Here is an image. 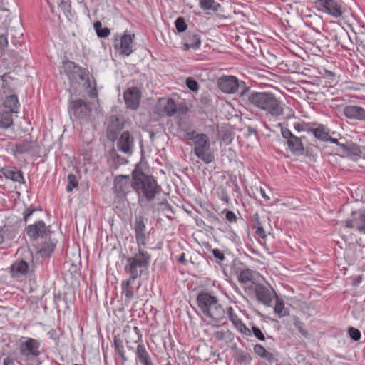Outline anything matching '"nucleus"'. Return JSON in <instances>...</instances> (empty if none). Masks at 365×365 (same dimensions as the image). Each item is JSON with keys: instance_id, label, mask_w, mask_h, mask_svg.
<instances>
[{"instance_id": "1", "label": "nucleus", "mask_w": 365, "mask_h": 365, "mask_svg": "<svg viewBox=\"0 0 365 365\" xmlns=\"http://www.w3.org/2000/svg\"><path fill=\"white\" fill-rule=\"evenodd\" d=\"M132 188L138 195V200L146 199L150 202L162 191L161 187L155 179L145 174L140 169L136 168L132 173Z\"/></svg>"}, {"instance_id": "2", "label": "nucleus", "mask_w": 365, "mask_h": 365, "mask_svg": "<svg viewBox=\"0 0 365 365\" xmlns=\"http://www.w3.org/2000/svg\"><path fill=\"white\" fill-rule=\"evenodd\" d=\"M248 102L276 118L284 113L282 102L271 93L252 92L248 96Z\"/></svg>"}, {"instance_id": "3", "label": "nucleus", "mask_w": 365, "mask_h": 365, "mask_svg": "<svg viewBox=\"0 0 365 365\" xmlns=\"http://www.w3.org/2000/svg\"><path fill=\"white\" fill-rule=\"evenodd\" d=\"M197 305L210 323L217 325L225 316V310L218 299L208 292H200L197 297Z\"/></svg>"}, {"instance_id": "4", "label": "nucleus", "mask_w": 365, "mask_h": 365, "mask_svg": "<svg viewBox=\"0 0 365 365\" xmlns=\"http://www.w3.org/2000/svg\"><path fill=\"white\" fill-rule=\"evenodd\" d=\"M151 260V255L138 247V252L126 259L125 272L132 278H140L146 274Z\"/></svg>"}, {"instance_id": "5", "label": "nucleus", "mask_w": 365, "mask_h": 365, "mask_svg": "<svg viewBox=\"0 0 365 365\" xmlns=\"http://www.w3.org/2000/svg\"><path fill=\"white\" fill-rule=\"evenodd\" d=\"M186 138L192 142L194 153L198 158L205 164L214 161L215 155L211 150L210 138L206 134L192 131L187 133Z\"/></svg>"}, {"instance_id": "6", "label": "nucleus", "mask_w": 365, "mask_h": 365, "mask_svg": "<svg viewBox=\"0 0 365 365\" xmlns=\"http://www.w3.org/2000/svg\"><path fill=\"white\" fill-rule=\"evenodd\" d=\"M19 351L20 355L29 361L41 354V342L31 337H22L19 341Z\"/></svg>"}, {"instance_id": "7", "label": "nucleus", "mask_w": 365, "mask_h": 365, "mask_svg": "<svg viewBox=\"0 0 365 365\" xmlns=\"http://www.w3.org/2000/svg\"><path fill=\"white\" fill-rule=\"evenodd\" d=\"M69 112L76 118L88 121L93 110V103L82 99L71 100L69 102Z\"/></svg>"}, {"instance_id": "8", "label": "nucleus", "mask_w": 365, "mask_h": 365, "mask_svg": "<svg viewBox=\"0 0 365 365\" xmlns=\"http://www.w3.org/2000/svg\"><path fill=\"white\" fill-rule=\"evenodd\" d=\"M63 68L69 79H76L74 74L78 73V78L81 80L84 87L88 88L91 86L89 81V72L86 69L79 67L72 61L65 62Z\"/></svg>"}, {"instance_id": "9", "label": "nucleus", "mask_w": 365, "mask_h": 365, "mask_svg": "<svg viewBox=\"0 0 365 365\" xmlns=\"http://www.w3.org/2000/svg\"><path fill=\"white\" fill-rule=\"evenodd\" d=\"M314 4L319 11L335 18L341 17L344 13L341 4L336 0H315Z\"/></svg>"}, {"instance_id": "10", "label": "nucleus", "mask_w": 365, "mask_h": 365, "mask_svg": "<svg viewBox=\"0 0 365 365\" xmlns=\"http://www.w3.org/2000/svg\"><path fill=\"white\" fill-rule=\"evenodd\" d=\"M281 133L286 140V143L289 150L295 155H301L304 153V148L301 138L295 136L287 128H282Z\"/></svg>"}, {"instance_id": "11", "label": "nucleus", "mask_w": 365, "mask_h": 365, "mask_svg": "<svg viewBox=\"0 0 365 365\" xmlns=\"http://www.w3.org/2000/svg\"><path fill=\"white\" fill-rule=\"evenodd\" d=\"M29 272V262L24 259H17L10 267V274L11 277L19 280L26 278Z\"/></svg>"}, {"instance_id": "12", "label": "nucleus", "mask_w": 365, "mask_h": 365, "mask_svg": "<svg viewBox=\"0 0 365 365\" xmlns=\"http://www.w3.org/2000/svg\"><path fill=\"white\" fill-rule=\"evenodd\" d=\"M217 86L223 93H233L239 88V81L233 76H223L218 79Z\"/></svg>"}, {"instance_id": "13", "label": "nucleus", "mask_w": 365, "mask_h": 365, "mask_svg": "<svg viewBox=\"0 0 365 365\" xmlns=\"http://www.w3.org/2000/svg\"><path fill=\"white\" fill-rule=\"evenodd\" d=\"M123 128V123L115 115H112L108 120V125L106 128V136L111 140L115 141L117 140L120 130Z\"/></svg>"}, {"instance_id": "14", "label": "nucleus", "mask_w": 365, "mask_h": 365, "mask_svg": "<svg viewBox=\"0 0 365 365\" xmlns=\"http://www.w3.org/2000/svg\"><path fill=\"white\" fill-rule=\"evenodd\" d=\"M49 227H46L43 221L39 220L34 224L28 225L26 228V231L30 238L35 240L38 237L47 236L50 232Z\"/></svg>"}, {"instance_id": "15", "label": "nucleus", "mask_w": 365, "mask_h": 365, "mask_svg": "<svg viewBox=\"0 0 365 365\" xmlns=\"http://www.w3.org/2000/svg\"><path fill=\"white\" fill-rule=\"evenodd\" d=\"M132 181L129 175H118L114 179V190L118 195H125L130 192Z\"/></svg>"}, {"instance_id": "16", "label": "nucleus", "mask_w": 365, "mask_h": 365, "mask_svg": "<svg viewBox=\"0 0 365 365\" xmlns=\"http://www.w3.org/2000/svg\"><path fill=\"white\" fill-rule=\"evenodd\" d=\"M255 294L257 300L266 306H269L272 301L273 295L274 294V289L258 284L255 287Z\"/></svg>"}, {"instance_id": "17", "label": "nucleus", "mask_w": 365, "mask_h": 365, "mask_svg": "<svg viewBox=\"0 0 365 365\" xmlns=\"http://www.w3.org/2000/svg\"><path fill=\"white\" fill-rule=\"evenodd\" d=\"M123 98L128 108L136 110L140 104V92L136 87H132L124 93Z\"/></svg>"}, {"instance_id": "18", "label": "nucleus", "mask_w": 365, "mask_h": 365, "mask_svg": "<svg viewBox=\"0 0 365 365\" xmlns=\"http://www.w3.org/2000/svg\"><path fill=\"white\" fill-rule=\"evenodd\" d=\"M352 215L355 217L351 220H346V227L348 228H353L357 227L359 232L365 233V210L351 212Z\"/></svg>"}, {"instance_id": "19", "label": "nucleus", "mask_w": 365, "mask_h": 365, "mask_svg": "<svg viewBox=\"0 0 365 365\" xmlns=\"http://www.w3.org/2000/svg\"><path fill=\"white\" fill-rule=\"evenodd\" d=\"M134 145V139L128 131H124L117 142V148L124 153H131Z\"/></svg>"}, {"instance_id": "20", "label": "nucleus", "mask_w": 365, "mask_h": 365, "mask_svg": "<svg viewBox=\"0 0 365 365\" xmlns=\"http://www.w3.org/2000/svg\"><path fill=\"white\" fill-rule=\"evenodd\" d=\"M134 37V35L123 34L119 44L115 45V49L118 50L120 54L128 56L133 52L131 43Z\"/></svg>"}, {"instance_id": "21", "label": "nucleus", "mask_w": 365, "mask_h": 365, "mask_svg": "<svg viewBox=\"0 0 365 365\" xmlns=\"http://www.w3.org/2000/svg\"><path fill=\"white\" fill-rule=\"evenodd\" d=\"M344 115L351 120L365 121V110L358 106H346L344 108Z\"/></svg>"}, {"instance_id": "22", "label": "nucleus", "mask_w": 365, "mask_h": 365, "mask_svg": "<svg viewBox=\"0 0 365 365\" xmlns=\"http://www.w3.org/2000/svg\"><path fill=\"white\" fill-rule=\"evenodd\" d=\"M134 228L136 242L138 247L140 245H145L146 241V236L145 233V225L143 217L138 216L135 218Z\"/></svg>"}, {"instance_id": "23", "label": "nucleus", "mask_w": 365, "mask_h": 365, "mask_svg": "<svg viewBox=\"0 0 365 365\" xmlns=\"http://www.w3.org/2000/svg\"><path fill=\"white\" fill-rule=\"evenodd\" d=\"M135 279L129 277L121 283L122 294L125 295L126 302H130L134 297L135 291L139 288V286L136 289L133 286Z\"/></svg>"}, {"instance_id": "24", "label": "nucleus", "mask_w": 365, "mask_h": 365, "mask_svg": "<svg viewBox=\"0 0 365 365\" xmlns=\"http://www.w3.org/2000/svg\"><path fill=\"white\" fill-rule=\"evenodd\" d=\"M200 44V37L197 34L188 32L184 38L183 46L185 51H188L190 48L196 50L199 48Z\"/></svg>"}, {"instance_id": "25", "label": "nucleus", "mask_w": 365, "mask_h": 365, "mask_svg": "<svg viewBox=\"0 0 365 365\" xmlns=\"http://www.w3.org/2000/svg\"><path fill=\"white\" fill-rule=\"evenodd\" d=\"M135 355L136 361L142 365H153L150 354L144 344H140L137 346Z\"/></svg>"}, {"instance_id": "26", "label": "nucleus", "mask_w": 365, "mask_h": 365, "mask_svg": "<svg viewBox=\"0 0 365 365\" xmlns=\"http://www.w3.org/2000/svg\"><path fill=\"white\" fill-rule=\"evenodd\" d=\"M36 142L32 140L31 138H25L22 142L15 144L14 153L23 154L29 153L34 150Z\"/></svg>"}, {"instance_id": "27", "label": "nucleus", "mask_w": 365, "mask_h": 365, "mask_svg": "<svg viewBox=\"0 0 365 365\" xmlns=\"http://www.w3.org/2000/svg\"><path fill=\"white\" fill-rule=\"evenodd\" d=\"M212 337L217 341L228 344L233 340L234 335L229 329H222L215 330Z\"/></svg>"}, {"instance_id": "28", "label": "nucleus", "mask_w": 365, "mask_h": 365, "mask_svg": "<svg viewBox=\"0 0 365 365\" xmlns=\"http://www.w3.org/2000/svg\"><path fill=\"white\" fill-rule=\"evenodd\" d=\"M4 108L12 113H17L19 103L16 95L11 94L7 96L4 102Z\"/></svg>"}, {"instance_id": "29", "label": "nucleus", "mask_w": 365, "mask_h": 365, "mask_svg": "<svg viewBox=\"0 0 365 365\" xmlns=\"http://www.w3.org/2000/svg\"><path fill=\"white\" fill-rule=\"evenodd\" d=\"M254 274L255 272L250 269H243L240 271L237 279L240 283L244 284L246 286L248 284H253L254 283Z\"/></svg>"}, {"instance_id": "30", "label": "nucleus", "mask_w": 365, "mask_h": 365, "mask_svg": "<svg viewBox=\"0 0 365 365\" xmlns=\"http://www.w3.org/2000/svg\"><path fill=\"white\" fill-rule=\"evenodd\" d=\"M16 232L15 230L9 227L4 225V227L0 228V245L10 241L15 237Z\"/></svg>"}, {"instance_id": "31", "label": "nucleus", "mask_w": 365, "mask_h": 365, "mask_svg": "<svg viewBox=\"0 0 365 365\" xmlns=\"http://www.w3.org/2000/svg\"><path fill=\"white\" fill-rule=\"evenodd\" d=\"M308 130L319 140L327 141L328 139L329 130L324 125H320L317 128H310Z\"/></svg>"}, {"instance_id": "32", "label": "nucleus", "mask_w": 365, "mask_h": 365, "mask_svg": "<svg viewBox=\"0 0 365 365\" xmlns=\"http://www.w3.org/2000/svg\"><path fill=\"white\" fill-rule=\"evenodd\" d=\"M13 123L12 113L6 110L0 113V128L8 129L12 126Z\"/></svg>"}, {"instance_id": "33", "label": "nucleus", "mask_w": 365, "mask_h": 365, "mask_svg": "<svg viewBox=\"0 0 365 365\" xmlns=\"http://www.w3.org/2000/svg\"><path fill=\"white\" fill-rule=\"evenodd\" d=\"M2 173L7 179L14 182H24L22 172L20 170L14 171L10 169H4Z\"/></svg>"}, {"instance_id": "34", "label": "nucleus", "mask_w": 365, "mask_h": 365, "mask_svg": "<svg viewBox=\"0 0 365 365\" xmlns=\"http://www.w3.org/2000/svg\"><path fill=\"white\" fill-rule=\"evenodd\" d=\"M199 4L204 11H217L221 7L220 4L215 0H200Z\"/></svg>"}, {"instance_id": "35", "label": "nucleus", "mask_w": 365, "mask_h": 365, "mask_svg": "<svg viewBox=\"0 0 365 365\" xmlns=\"http://www.w3.org/2000/svg\"><path fill=\"white\" fill-rule=\"evenodd\" d=\"M252 221L254 222V228L256 229L255 233L259 237L264 239L266 237L265 231L263 228L262 223L260 221L258 213H255L252 216Z\"/></svg>"}, {"instance_id": "36", "label": "nucleus", "mask_w": 365, "mask_h": 365, "mask_svg": "<svg viewBox=\"0 0 365 365\" xmlns=\"http://www.w3.org/2000/svg\"><path fill=\"white\" fill-rule=\"evenodd\" d=\"M252 356L250 353L242 350L236 351V360L239 364L243 365H250Z\"/></svg>"}, {"instance_id": "37", "label": "nucleus", "mask_w": 365, "mask_h": 365, "mask_svg": "<svg viewBox=\"0 0 365 365\" xmlns=\"http://www.w3.org/2000/svg\"><path fill=\"white\" fill-rule=\"evenodd\" d=\"M163 111L168 116H173L177 112V105L174 100L168 98L163 107Z\"/></svg>"}, {"instance_id": "38", "label": "nucleus", "mask_w": 365, "mask_h": 365, "mask_svg": "<svg viewBox=\"0 0 365 365\" xmlns=\"http://www.w3.org/2000/svg\"><path fill=\"white\" fill-rule=\"evenodd\" d=\"M274 312L279 315V317H285L289 314L288 310L285 309L284 304L281 299L277 300L274 307Z\"/></svg>"}, {"instance_id": "39", "label": "nucleus", "mask_w": 365, "mask_h": 365, "mask_svg": "<svg viewBox=\"0 0 365 365\" xmlns=\"http://www.w3.org/2000/svg\"><path fill=\"white\" fill-rule=\"evenodd\" d=\"M176 30L181 33L184 32L187 29V24L183 17H178L175 21Z\"/></svg>"}, {"instance_id": "40", "label": "nucleus", "mask_w": 365, "mask_h": 365, "mask_svg": "<svg viewBox=\"0 0 365 365\" xmlns=\"http://www.w3.org/2000/svg\"><path fill=\"white\" fill-rule=\"evenodd\" d=\"M55 245L51 243L48 245L44 246L40 249L39 252L43 257H49L53 252Z\"/></svg>"}, {"instance_id": "41", "label": "nucleus", "mask_w": 365, "mask_h": 365, "mask_svg": "<svg viewBox=\"0 0 365 365\" xmlns=\"http://www.w3.org/2000/svg\"><path fill=\"white\" fill-rule=\"evenodd\" d=\"M226 312L230 321L232 323L233 325L240 320L238 316L234 312V309L232 307H227Z\"/></svg>"}, {"instance_id": "42", "label": "nucleus", "mask_w": 365, "mask_h": 365, "mask_svg": "<svg viewBox=\"0 0 365 365\" xmlns=\"http://www.w3.org/2000/svg\"><path fill=\"white\" fill-rule=\"evenodd\" d=\"M68 183L67 185V190L71 192L74 187H76L78 186V180L76 179V177L73 175L70 174L68 177Z\"/></svg>"}, {"instance_id": "43", "label": "nucleus", "mask_w": 365, "mask_h": 365, "mask_svg": "<svg viewBox=\"0 0 365 365\" xmlns=\"http://www.w3.org/2000/svg\"><path fill=\"white\" fill-rule=\"evenodd\" d=\"M186 85L192 91H197L199 89L198 83L192 78H187Z\"/></svg>"}, {"instance_id": "44", "label": "nucleus", "mask_w": 365, "mask_h": 365, "mask_svg": "<svg viewBox=\"0 0 365 365\" xmlns=\"http://www.w3.org/2000/svg\"><path fill=\"white\" fill-rule=\"evenodd\" d=\"M349 334L350 337L354 341H359L361 338V333H360L359 330L356 328H354V327L349 328Z\"/></svg>"}, {"instance_id": "45", "label": "nucleus", "mask_w": 365, "mask_h": 365, "mask_svg": "<svg viewBox=\"0 0 365 365\" xmlns=\"http://www.w3.org/2000/svg\"><path fill=\"white\" fill-rule=\"evenodd\" d=\"M252 333L255 335V336L257 337L259 340H260V341L265 340L264 335L259 328H258L256 326H252Z\"/></svg>"}, {"instance_id": "46", "label": "nucleus", "mask_w": 365, "mask_h": 365, "mask_svg": "<svg viewBox=\"0 0 365 365\" xmlns=\"http://www.w3.org/2000/svg\"><path fill=\"white\" fill-rule=\"evenodd\" d=\"M114 345H115V349L118 351V354L123 359L124 358V350H123V346L122 344V342L120 340L115 339Z\"/></svg>"}, {"instance_id": "47", "label": "nucleus", "mask_w": 365, "mask_h": 365, "mask_svg": "<svg viewBox=\"0 0 365 365\" xmlns=\"http://www.w3.org/2000/svg\"><path fill=\"white\" fill-rule=\"evenodd\" d=\"M267 350L260 344H256L254 346V352L259 356V357H262L265 353Z\"/></svg>"}, {"instance_id": "48", "label": "nucleus", "mask_w": 365, "mask_h": 365, "mask_svg": "<svg viewBox=\"0 0 365 365\" xmlns=\"http://www.w3.org/2000/svg\"><path fill=\"white\" fill-rule=\"evenodd\" d=\"M261 358H263L264 359H265L270 364H273L277 361L274 355L271 352H269L268 351H266L264 354L263 356H262Z\"/></svg>"}, {"instance_id": "49", "label": "nucleus", "mask_w": 365, "mask_h": 365, "mask_svg": "<svg viewBox=\"0 0 365 365\" xmlns=\"http://www.w3.org/2000/svg\"><path fill=\"white\" fill-rule=\"evenodd\" d=\"M294 325L298 329L299 331L302 334V335H303L304 336H307V332L304 329V324L302 322L297 319L294 322Z\"/></svg>"}, {"instance_id": "50", "label": "nucleus", "mask_w": 365, "mask_h": 365, "mask_svg": "<svg viewBox=\"0 0 365 365\" xmlns=\"http://www.w3.org/2000/svg\"><path fill=\"white\" fill-rule=\"evenodd\" d=\"M96 33L99 37L106 38L109 36V34H110V29L105 27L98 30Z\"/></svg>"}, {"instance_id": "51", "label": "nucleus", "mask_w": 365, "mask_h": 365, "mask_svg": "<svg viewBox=\"0 0 365 365\" xmlns=\"http://www.w3.org/2000/svg\"><path fill=\"white\" fill-rule=\"evenodd\" d=\"M212 252L215 257L217 259L220 261H223L225 259L224 254L219 249H213Z\"/></svg>"}, {"instance_id": "52", "label": "nucleus", "mask_w": 365, "mask_h": 365, "mask_svg": "<svg viewBox=\"0 0 365 365\" xmlns=\"http://www.w3.org/2000/svg\"><path fill=\"white\" fill-rule=\"evenodd\" d=\"M226 219L230 222H235L237 221V217L235 214L230 210L226 212Z\"/></svg>"}, {"instance_id": "53", "label": "nucleus", "mask_w": 365, "mask_h": 365, "mask_svg": "<svg viewBox=\"0 0 365 365\" xmlns=\"http://www.w3.org/2000/svg\"><path fill=\"white\" fill-rule=\"evenodd\" d=\"M36 210L34 208H27L24 212V218L25 221H27L29 217L35 212Z\"/></svg>"}, {"instance_id": "54", "label": "nucleus", "mask_w": 365, "mask_h": 365, "mask_svg": "<svg viewBox=\"0 0 365 365\" xmlns=\"http://www.w3.org/2000/svg\"><path fill=\"white\" fill-rule=\"evenodd\" d=\"M8 44L7 37L0 35V49H3Z\"/></svg>"}, {"instance_id": "55", "label": "nucleus", "mask_w": 365, "mask_h": 365, "mask_svg": "<svg viewBox=\"0 0 365 365\" xmlns=\"http://www.w3.org/2000/svg\"><path fill=\"white\" fill-rule=\"evenodd\" d=\"M327 141H330V142H331V143H334V144H336V145H340V146H341V148H342L343 149H345V148H346V146L344 144H343V143H340L339 142L338 139H336V138H333L330 137L329 135L328 136V139L327 140Z\"/></svg>"}, {"instance_id": "56", "label": "nucleus", "mask_w": 365, "mask_h": 365, "mask_svg": "<svg viewBox=\"0 0 365 365\" xmlns=\"http://www.w3.org/2000/svg\"><path fill=\"white\" fill-rule=\"evenodd\" d=\"M4 365H14V359L10 356H6L3 360Z\"/></svg>"}, {"instance_id": "57", "label": "nucleus", "mask_w": 365, "mask_h": 365, "mask_svg": "<svg viewBox=\"0 0 365 365\" xmlns=\"http://www.w3.org/2000/svg\"><path fill=\"white\" fill-rule=\"evenodd\" d=\"M245 324L242 322V320L240 319L239 322H237V323H235L234 324V327H235V329L238 331H241L242 328L245 327Z\"/></svg>"}, {"instance_id": "58", "label": "nucleus", "mask_w": 365, "mask_h": 365, "mask_svg": "<svg viewBox=\"0 0 365 365\" xmlns=\"http://www.w3.org/2000/svg\"><path fill=\"white\" fill-rule=\"evenodd\" d=\"M294 128L297 132H301V131L304 130V125L299 123H294Z\"/></svg>"}, {"instance_id": "59", "label": "nucleus", "mask_w": 365, "mask_h": 365, "mask_svg": "<svg viewBox=\"0 0 365 365\" xmlns=\"http://www.w3.org/2000/svg\"><path fill=\"white\" fill-rule=\"evenodd\" d=\"M240 333L246 335V336H250L251 335V331L249 328L247 327L246 325H245V327L242 328V331H240Z\"/></svg>"}, {"instance_id": "60", "label": "nucleus", "mask_w": 365, "mask_h": 365, "mask_svg": "<svg viewBox=\"0 0 365 365\" xmlns=\"http://www.w3.org/2000/svg\"><path fill=\"white\" fill-rule=\"evenodd\" d=\"M178 262L181 264H185L187 262V260L185 259V253H182L180 256L178 258Z\"/></svg>"}, {"instance_id": "61", "label": "nucleus", "mask_w": 365, "mask_h": 365, "mask_svg": "<svg viewBox=\"0 0 365 365\" xmlns=\"http://www.w3.org/2000/svg\"><path fill=\"white\" fill-rule=\"evenodd\" d=\"M359 48L362 52H365V39L361 40L359 43Z\"/></svg>"}, {"instance_id": "62", "label": "nucleus", "mask_w": 365, "mask_h": 365, "mask_svg": "<svg viewBox=\"0 0 365 365\" xmlns=\"http://www.w3.org/2000/svg\"><path fill=\"white\" fill-rule=\"evenodd\" d=\"M93 26H94L95 30L97 32L98 30L101 29V23L100 21H96L94 23Z\"/></svg>"}, {"instance_id": "63", "label": "nucleus", "mask_w": 365, "mask_h": 365, "mask_svg": "<svg viewBox=\"0 0 365 365\" xmlns=\"http://www.w3.org/2000/svg\"><path fill=\"white\" fill-rule=\"evenodd\" d=\"M260 193H261V195L262 196V197H264V199L266 200H269V197L266 194L264 190H263L262 188L260 189Z\"/></svg>"}, {"instance_id": "64", "label": "nucleus", "mask_w": 365, "mask_h": 365, "mask_svg": "<svg viewBox=\"0 0 365 365\" xmlns=\"http://www.w3.org/2000/svg\"><path fill=\"white\" fill-rule=\"evenodd\" d=\"M118 161H119V163H126L127 160L125 158H120L119 156H118Z\"/></svg>"}]
</instances>
